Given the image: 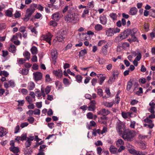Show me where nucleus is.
<instances>
[{
    "mask_svg": "<svg viewBox=\"0 0 155 155\" xmlns=\"http://www.w3.org/2000/svg\"><path fill=\"white\" fill-rule=\"evenodd\" d=\"M64 19L67 22L76 24L79 21L80 16L78 14L71 12L65 16Z\"/></svg>",
    "mask_w": 155,
    "mask_h": 155,
    "instance_id": "obj_1",
    "label": "nucleus"
},
{
    "mask_svg": "<svg viewBox=\"0 0 155 155\" xmlns=\"http://www.w3.org/2000/svg\"><path fill=\"white\" fill-rule=\"evenodd\" d=\"M122 137L126 140L131 141L135 135V132L133 130H126L123 132Z\"/></svg>",
    "mask_w": 155,
    "mask_h": 155,
    "instance_id": "obj_2",
    "label": "nucleus"
},
{
    "mask_svg": "<svg viewBox=\"0 0 155 155\" xmlns=\"http://www.w3.org/2000/svg\"><path fill=\"white\" fill-rule=\"evenodd\" d=\"M125 128V126L124 124L120 120H118L117 123L116 125V129L118 134L119 135L122 134L124 131Z\"/></svg>",
    "mask_w": 155,
    "mask_h": 155,
    "instance_id": "obj_3",
    "label": "nucleus"
},
{
    "mask_svg": "<svg viewBox=\"0 0 155 155\" xmlns=\"http://www.w3.org/2000/svg\"><path fill=\"white\" fill-rule=\"evenodd\" d=\"M35 10V8L33 7H31L28 8L26 11L25 17L24 18V20L28 21L32 14L34 12Z\"/></svg>",
    "mask_w": 155,
    "mask_h": 155,
    "instance_id": "obj_4",
    "label": "nucleus"
},
{
    "mask_svg": "<svg viewBox=\"0 0 155 155\" xmlns=\"http://www.w3.org/2000/svg\"><path fill=\"white\" fill-rule=\"evenodd\" d=\"M52 35L50 33L46 35H42L41 37V39L45 40L48 42L50 45L51 44V38Z\"/></svg>",
    "mask_w": 155,
    "mask_h": 155,
    "instance_id": "obj_5",
    "label": "nucleus"
},
{
    "mask_svg": "<svg viewBox=\"0 0 155 155\" xmlns=\"http://www.w3.org/2000/svg\"><path fill=\"white\" fill-rule=\"evenodd\" d=\"M34 78L35 80L38 81L41 79L42 77V75L41 73L39 72H36L33 73Z\"/></svg>",
    "mask_w": 155,
    "mask_h": 155,
    "instance_id": "obj_6",
    "label": "nucleus"
},
{
    "mask_svg": "<svg viewBox=\"0 0 155 155\" xmlns=\"http://www.w3.org/2000/svg\"><path fill=\"white\" fill-rule=\"evenodd\" d=\"M51 55L53 61L55 63L58 56V52L56 50H52L51 51Z\"/></svg>",
    "mask_w": 155,
    "mask_h": 155,
    "instance_id": "obj_7",
    "label": "nucleus"
},
{
    "mask_svg": "<svg viewBox=\"0 0 155 155\" xmlns=\"http://www.w3.org/2000/svg\"><path fill=\"white\" fill-rule=\"evenodd\" d=\"M130 30H128L127 29L125 30L123 32H122L120 34V37L122 38L123 39L127 38L130 35Z\"/></svg>",
    "mask_w": 155,
    "mask_h": 155,
    "instance_id": "obj_8",
    "label": "nucleus"
},
{
    "mask_svg": "<svg viewBox=\"0 0 155 155\" xmlns=\"http://www.w3.org/2000/svg\"><path fill=\"white\" fill-rule=\"evenodd\" d=\"M110 113V112L108 110L105 109H102L98 111V114L103 116H107Z\"/></svg>",
    "mask_w": 155,
    "mask_h": 155,
    "instance_id": "obj_9",
    "label": "nucleus"
},
{
    "mask_svg": "<svg viewBox=\"0 0 155 155\" xmlns=\"http://www.w3.org/2000/svg\"><path fill=\"white\" fill-rule=\"evenodd\" d=\"M53 72V74L58 78H61L62 76V71L61 70H54Z\"/></svg>",
    "mask_w": 155,
    "mask_h": 155,
    "instance_id": "obj_10",
    "label": "nucleus"
},
{
    "mask_svg": "<svg viewBox=\"0 0 155 155\" xmlns=\"http://www.w3.org/2000/svg\"><path fill=\"white\" fill-rule=\"evenodd\" d=\"M60 15L59 12H55L52 15V18L55 21H58L60 18Z\"/></svg>",
    "mask_w": 155,
    "mask_h": 155,
    "instance_id": "obj_11",
    "label": "nucleus"
},
{
    "mask_svg": "<svg viewBox=\"0 0 155 155\" xmlns=\"http://www.w3.org/2000/svg\"><path fill=\"white\" fill-rule=\"evenodd\" d=\"M121 115L122 117L124 119H127L129 117H131L132 114V113L129 112H125L122 111L121 112Z\"/></svg>",
    "mask_w": 155,
    "mask_h": 155,
    "instance_id": "obj_12",
    "label": "nucleus"
},
{
    "mask_svg": "<svg viewBox=\"0 0 155 155\" xmlns=\"http://www.w3.org/2000/svg\"><path fill=\"white\" fill-rule=\"evenodd\" d=\"M106 34L107 36H112L114 35L113 28H108L106 31Z\"/></svg>",
    "mask_w": 155,
    "mask_h": 155,
    "instance_id": "obj_13",
    "label": "nucleus"
},
{
    "mask_svg": "<svg viewBox=\"0 0 155 155\" xmlns=\"http://www.w3.org/2000/svg\"><path fill=\"white\" fill-rule=\"evenodd\" d=\"M35 87V83L31 81L29 82L28 84L27 88L29 91L33 90Z\"/></svg>",
    "mask_w": 155,
    "mask_h": 155,
    "instance_id": "obj_14",
    "label": "nucleus"
},
{
    "mask_svg": "<svg viewBox=\"0 0 155 155\" xmlns=\"http://www.w3.org/2000/svg\"><path fill=\"white\" fill-rule=\"evenodd\" d=\"M100 23L103 25H105L107 22V19L106 16L103 15L100 18Z\"/></svg>",
    "mask_w": 155,
    "mask_h": 155,
    "instance_id": "obj_15",
    "label": "nucleus"
},
{
    "mask_svg": "<svg viewBox=\"0 0 155 155\" xmlns=\"http://www.w3.org/2000/svg\"><path fill=\"white\" fill-rule=\"evenodd\" d=\"M137 9L135 7H133L130 9L129 14L132 15H135L137 14Z\"/></svg>",
    "mask_w": 155,
    "mask_h": 155,
    "instance_id": "obj_16",
    "label": "nucleus"
},
{
    "mask_svg": "<svg viewBox=\"0 0 155 155\" xmlns=\"http://www.w3.org/2000/svg\"><path fill=\"white\" fill-rule=\"evenodd\" d=\"M73 8L70 5L66 6L63 9L62 12L63 13L66 12L68 11V13H70L72 11Z\"/></svg>",
    "mask_w": 155,
    "mask_h": 155,
    "instance_id": "obj_17",
    "label": "nucleus"
},
{
    "mask_svg": "<svg viewBox=\"0 0 155 155\" xmlns=\"http://www.w3.org/2000/svg\"><path fill=\"white\" fill-rule=\"evenodd\" d=\"M7 133L6 130L4 127L0 128V137H2L5 135Z\"/></svg>",
    "mask_w": 155,
    "mask_h": 155,
    "instance_id": "obj_18",
    "label": "nucleus"
},
{
    "mask_svg": "<svg viewBox=\"0 0 155 155\" xmlns=\"http://www.w3.org/2000/svg\"><path fill=\"white\" fill-rule=\"evenodd\" d=\"M108 48V45L107 44L103 47L101 52L104 55H106L107 54Z\"/></svg>",
    "mask_w": 155,
    "mask_h": 155,
    "instance_id": "obj_19",
    "label": "nucleus"
},
{
    "mask_svg": "<svg viewBox=\"0 0 155 155\" xmlns=\"http://www.w3.org/2000/svg\"><path fill=\"white\" fill-rule=\"evenodd\" d=\"M124 141L121 139H118L116 142V145L118 147L124 146Z\"/></svg>",
    "mask_w": 155,
    "mask_h": 155,
    "instance_id": "obj_20",
    "label": "nucleus"
},
{
    "mask_svg": "<svg viewBox=\"0 0 155 155\" xmlns=\"http://www.w3.org/2000/svg\"><path fill=\"white\" fill-rule=\"evenodd\" d=\"M117 150V148L113 145L110 146L109 148L110 151L112 154H116Z\"/></svg>",
    "mask_w": 155,
    "mask_h": 155,
    "instance_id": "obj_21",
    "label": "nucleus"
},
{
    "mask_svg": "<svg viewBox=\"0 0 155 155\" xmlns=\"http://www.w3.org/2000/svg\"><path fill=\"white\" fill-rule=\"evenodd\" d=\"M103 104L106 107H111L114 104V102H109L105 101L103 103Z\"/></svg>",
    "mask_w": 155,
    "mask_h": 155,
    "instance_id": "obj_22",
    "label": "nucleus"
},
{
    "mask_svg": "<svg viewBox=\"0 0 155 155\" xmlns=\"http://www.w3.org/2000/svg\"><path fill=\"white\" fill-rule=\"evenodd\" d=\"M96 126V124L95 122L93 120L91 121L89 123V124L87 125V127L89 129L91 128L92 127H95Z\"/></svg>",
    "mask_w": 155,
    "mask_h": 155,
    "instance_id": "obj_23",
    "label": "nucleus"
},
{
    "mask_svg": "<svg viewBox=\"0 0 155 155\" xmlns=\"http://www.w3.org/2000/svg\"><path fill=\"white\" fill-rule=\"evenodd\" d=\"M9 150L13 152L14 153H17L19 151V149L18 147H10L9 148Z\"/></svg>",
    "mask_w": 155,
    "mask_h": 155,
    "instance_id": "obj_24",
    "label": "nucleus"
},
{
    "mask_svg": "<svg viewBox=\"0 0 155 155\" xmlns=\"http://www.w3.org/2000/svg\"><path fill=\"white\" fill-rule=\"evenodd\" d=\"M16 50V47L12 44H11L8 48L9 51L12 53L15 52Z\"/></svg>",
    "mask_w": 155,
    "mask_h": 155,
    "instance_id": "obj_25",
    "label": "nucleus"
},
{
    "mask_svg": "<svg viewBox=\"0 0 155 155\" xmlns=\"http://www.w3.org/2000/svg\"><path fill=\"white\" fill-rule=\"evenodd\" d=\"M20 32H21V33H20V38L21 37V36H22L24 38L27 37V34L26 31L25 29L21 30L20 28Z\"/></svg>",
    "mask_w": 155,
    "mask_h": 155,
    "instance_id": "obj_26",
    "label": "nucleus"
},
{
    "mask_svg": "<svg viewBox=\"0 0 155 155\" xmlns=\"http://www.w3.org/2000/svg\"><path fill=\"white\" fill-rule=\"evenodd\" d=\"M89 12V9L88 8H86L83 11V12L81 15V17L82 18H85L87 15H88Z\"/></svg>",
    "mask_w": 155,
    "mask_h": 155,
    "instance_id": "obj_27",
    "label": "nucleus"
},
{
    "mask_svg": "<svg viewBox=\"0 0 155 155\" xmlns=\"http://www.w3.org/2000/svg\"><path fill=\"white\" fill-rule=\"evenodd\" d=\"M57 40L58 41L61 42L64 40L65 37L64 35H61L60 34H58L56 36Z\"/></svg>",
    "mask_w": 155,
    "mask_h": 155,
    "instance_id": "obj_28",
    "label": "nucleus"
},
{
    "mask_svg": "<svg viewBox=\"0 0 155 155\" xmlns=\"http://www.w3.org/2000/svg\"><path fill=\"white\" fill-rule=\"evenodd\" d=\"M25 99L29 104L35 101V99H33V98L29 96H27Z\"/></svg>",
    "mask_w": 155,
    "mask_h": 155,
    "instance_id": "obj_29",
    "label": "nucleus"
},
{
    "mask_svg": "<svg viewBox=\"0 0 155 155\" xmlns=\"http://www.w3.org/2000/svg\"><path fill=\"white\" fill-rule=\"evenodd\" d=\"M128 30H130V35H135L137 32V29L136 28H134L132 30L130 29H127Z\"/></svg>",
    "mask_w": 155,
    "mask_h": 155,
    "instance_id": "obj_30",
    "label": "nucleus"
},
{
    "mask_svg": "<svg viewBox=\"0 0 155 155\" xmlns=\"http://www.w3.org/2000/svg\"><path fill=\"white\" fill-rule=\"evenodd\" d=\"M31 51L32 54H36L38 53V49L35 46H33L31 49Z\"/></svg>",
    "mask_w": 155,
    "mask_h": 155,
    "instance_id": "obj_31",
    "label": "nucleus"
},
{
    "mask_svg": "<svg viewBox=\"0 0 155 155\" xmlns=\"http://www.w3.org/2000/svg\"><path fill=\"white\" fill-rule=\"evenodd\" d=\"M149 104L150 106V107L149 109V111L151 113L153 114L154 113V110L155 107V103H150Z\"/></svg>",
    "mask_w": 155,
    "mask_h": 155,
    "instance_id": "obj_32",
    "label": "nucleus"
},
{
    "mask_svg": "<svg viewBox=\"0 0 155 155\" xmlns=\"http://www.w3.org/2000/svg\"><path fill=\"white\" fill-rule=\"evenodd\" d=\"M94 29L97 31H100L101 30L103 29V27L100 24H97L95 26Z\"/></svg>",
    "mask_w": 155,
    "mask_h": 155,
    "instance_id": "obj_33",
    "label": "nucleus"
},
{
    "mask_svg": "<svg viewBox=\"0 0 155 155\" xmlns=\"http://www.w3.org/2000/svg\"><path fill=\"white\" fill-rule=\"evenodd\" d=\"M87 53V51L86 49H84L82 50L79 52V56H83L85 55V54H86Z\"/></svg>",
    "mask_w": 155,
    "mask_h": 155,
    "instance_id": "obj_34",
    "label": "nucleus"
},
{
    "mask_svg": "<svg viewBox=\"0 0 155 155\" xmlns=\"http://www.w3.org/2000/svg\"><path fill=\"white\" fill-rule=\"evenodd\" d=\"M101 130L99 129H94L93 130L92 132V134L94 136H96L97 134H101Z\"/></svg>",
    "mask_w": 155,
    "mask_h": 155,
    "instance_id": "obj_35",
    "label": "nucleus"
},
{
    "mask_svg": "<svg viewBox=\"0 0 155 155\" xmlns=\"http://www.w3.org/2000/svg\"><path fill=\"white\" fill-rule=\"evenodd\" d=\"M23 55L27 60H29L30 58V54L28 51H25L23 53Z\"/></svg>",
    "mask_w": 155,
    "mask_h": 155,
    "instance_id": "obj_36",
    "label": "nucleus"
},
{
    "mask_svg": "<svg viewBox=\"0 0 155 155\" xmlns=\"http://www.w3.org/2000/svg\"><path fill=\"white\" fill-rule=\"evenodd\" d=\"M110 17L113 20H116L117 18V15L116 13H112L109 15Z\"/></svg>",
    "mask_w": 155,
    "mask_h": 155,
    "instance_id": "obj_37",
    "label": "nucleus"
},
{
    "mask_svg": "<svg viewBox=\"0 0 155 155\" xmlns=\"http://www.w3.org/2000/svg\"><path fill=\"white\" fill-rule=\"evenodd\" d=\"M19 37V33L18 32V33L15 34V35L13 36L12 38L11 39V41H13L15 40H18L17 39Z\"/></svg>",
    "mask_w": 155,
    "mask_h": 155,
    "instance_id": "obj_38",
    "label": "nucleus"
},
{
    "mask_svg": "<svg viewBox=\"0 0 155 155\" xmlns=\"http://www.w3.org/2000/svg\"><path fill=\"white\" fill-rule=\"evenodd\" d=\"M106 78V77L105 76H101L99 78V84L100 85H102Z\"/></svg>",
    "mask_w": 155,
    "mask_h": 155,
    "instance_id": "obj_39",
    "label": "nucleus"
},
{
    "mask_svg": "<svg viewBox=\"0 0 155 155\" xmlns=\"http://www.w3.org/2000/svg\"><path fill=\"white\" fill-rule=\"evenodd\" d=\"M75 78L77 81L79 83H81L82 81V77L80 75H78L75 76Z\"/></svg>",
    "mask_w": 155,
    "mask_h": 155,
    "instance_id": "obj_40",
    "label": "nucleus"
},
{
    "mask_svg": "<svg viewBox=\"0 0 155 155\" xmlns=\"http://www.w3.org/2000/svg\"><path fill=\"white\" fill-rule=\"evenodd\" d=\"M5 14L7 16L9 17H12L13 15L12 12L9 9L6 11Z\"/></svg>",
    "mask_w": 155,
    "mask_h": 155,
    "instance_id": "obj_41",
    "label": "nucleus"
},
{
    "mask_svg": "<svg viewBox=\"0 0 155 155\" xmlns=\"http://www.w3.org/2000/svg\"><path fill=\"white\" fill-rule=\"evenodd\" d=\"M3 75L5 77H7L9 75L8 73L5 71H0V75Z\"/></svg>",
    "mask_w": 155,
    "mask_h": 155,
    "instance_id": "obj_42",
    "label": "nucleus"
},
{
    "mask_svg": "<svg viewBox=\"0 0 155 155\" xmlns=\"http://www.w3.org/2000/svg\"><path fill=\"white\" fill-rule=\"evenodd\" d=\"M95 106L94 104H91L88 107V110L89 111H93L95 109Z\"/></svg>",
    "mask_w": 155,
    "mask_h": 155,
    "instance_id": "obj_43",
    "label": "nucleus"
},
{
    "mask_svg": "<svg viewBox=\"0 0 155 155\" xmlns=\"http://www.w3.org/2000/svg\"><path fill=\"white\" fill-rule=\"evenodd\" d=\"M123 39L122 38L120 37V35H119L114 39V41L116 42H118L119 41H121Z\"/></svg>",
    "mask_w": 155,
    "mask_h": 155,
    "instance_id": "obj_44",
    "label": "nucleus"
},
{
    "mask_svg": "<svg viewBox=\"0 0 155 155\" xmlns=\"http://www.w3.org/2000/svg\"><path fill=\"white\" fill-rule=\"evenodd\" d=\"M119 72L117 70H114L113 72V76L114 79L118 77Z\"/></svg>",
    "mask_w": 155,
    "mask_h": 155,
    "instance_id": "obj_45",
    "label": "nucleus"
},
{
    "mask_svg": "<svg viewBox=\"0 0 155 155\" xmlns=\"http://www.w3.org/2000/svg\"><path fill=\"white\" fill-rule=\"evenodd\" d=\"M132 83L131 81H130L128 82L127 85V89L129 91L130 90L132 85Z\"/></svg>",
    "mask_w": 155,
    "mask_h": 155,
    "instance_id": "obj_46",
    "label": "nucleus"
},
{
    "mask_svg": "<svg viewBox=\"0 0 155 155\" xmlns=\"http://www.w3.org/2000/svg\"><path fill=\"white\" fill-rule=\"evenodd\" d=\"M55 21L51 20L49 22V25L50 26H52L53 27L56 26L57 25V23Z\"/></svg>",
    "mask_w": 155,
    "mask_h": 155,
    "instance_id": "obj_47",
    "label": "nucleus"
},
{
    "mask_svg": "<svg viewBox=\"0 0 155 155\" xmlns=\"http://www.w3.org/2000/svg\"><path fill=\"white\" fill-rule=\"evenodd\" d=\"M130 111L129 112L132 113V114L133 113H136L137 112V109L135 107H132L130 108Z\"/></svg>",
    "mask_w": 155,
    "mask_h": 155,
    "instance_id": "obj_48",
    "label": "nucleus"
},
{
    "mask_svg": "<svg viewBox=\"0 0 155 155\" xmlns=\"http://www.w3.org/2000/svg\"><path fill=\"white\" fill-rule=\"evenodd\" d=\"M139 146L140 148L143 150H144L146 148L145 144L143 142H140V143Z\"/></svg>",
    "mask_w": 155,
    "mask_h": 155,
    "instance_id": "obj_49",
    "label": "nucleus"
},
{
    "mask_svg": "<svg viewBox=\"0 0 155 155\" xmlns=\"http://www.w3.org/2000/svg\"><path fill=\"white\" fill-rule=\"evenodd\" d=\"M63 82L65 85H68L70 84L69 80L67 78H64L63 80Z\"/></svg>",
    "mask_w": 155,
    "mask_h": 155,
    "instance_id": "obj_50",
    "label": "nucleus"
},
{
    "mask_svg": "<svg viewBox=\"0 0 155 155\" xmlns=\"http://www.w3.org/2000/svg\"><path fill=\"white\" fill-rule=\"evenodd\" d=\"M97 94L100 97L103 96V91L101 89L99 88L97 90Z\"/></svg>",
    "mask_w": 155,
    "mask_h": 155,
    "instance_id": "obj_51",
    "label": "nucleus"
},
{
    "mask_svg": "<svg viewBox=\"0 0 155 155\" xmlns=\"http://www.w3.org/2000/svg\"><path fill=\"white\" fill-rule=\"evenodd\" d=\"M27 134H24L21 136V137H20V140H26L27 139Z\"/></svg>",
    "mask_w": 155,
    "mask_h": 155,
    "instance_id": "obj_52",
    "label": "nucleus"
},
{
    "mask_svg": "<svg viewBox=\"0 0 155 155\" xmlns=\"http://www.w3.org/2000/svg\"><path fill=\"white\" fill-rule=\"evenodd\" d=\"M137 56L135 58V60L137 61H139L140 60L141 58V54L140 52L137 53Z\"/></svg>",
    "mask_w": 155,
    "mask_h": 155,
    "instance_id": "obj_53",
    "label": "nucleus"
},
{
    "mask_svg": "<svg viewBox=\"0 0 155 155\" xmlns=\"http://www.w3.org/2000/svg\"><path fill=\"white\" fill-rule=\"evenodd\" d=\"M2 56L4 58H5L8 54V52L7 51L2 50Z\"/></svg>",
    "mask_w": 155,
    "mask_h": 155,
    "instance_id": "obj_54",
    "label": "nucleus"
},
{
    "mask_svg": "<svg viewBox=\"0 0 155 155\" xmlns=\"http://www.w3.org/2000/svg\"><path fill=\"white\" fill-rule=\"evenodd\" d=\"M31 142L29 141V140H27L25 143V145L26 147H29L31 145Z\"/></svg>",
    "mask_w": 155,
    "mask_h": 155,
    "instance_id": "obj_55",
    "label": "nucleus"
},
{
    "mask_svg": "<svg viewBox=\"0 0 155 155\" xmlns=\"http://www.w3.org/2000/svg\"><path fill=\"white\" fill-rule=\"evenodd\" d=\"M138 101L135 99L132 100L130 102V104L132 105H134L138 103Z\"/></svg>",
    "mask_w": 155,
    "mask_h": 155,
    "instance_id": "obj_56",
    "label": "nucleus"
},
{
    "mask_svg": "<svg viewBox=\"0 0 155 155\" xmlns=\"http://www.w3.org/2000/svg\"><path fill=\"white\" fill-rule=\"evenodd\" d=\"M105 91L107 96H109V97L111 96V94L110 91L109 89L108 88H106Z\"/></svg>",
    "mask_w": 155,
    "mask_h": 155,
    "instance_id": "obj_57",
    "label": "nucleus"
},
{
    "mask_svg": "<svg viewBox=\"0 0 155 155\" xmlns=\"http://www.w3.org/2000/svg\"><path fill=\"white\" fill-rule=\"evenodd\" d=\"M28 70L25 68L22 69L21 73L23 75H26L28 73Z\"/></svg>",
    "mask_w": 155,
    "mask_h": 155,
    "instance_id": "obj_58",
    "label": "nucleus"
},
{
    "mask_svg": "<svg viewBox=\"0 0 155 155\" xmlns=\"http://www.w3.org/2000/svg\"><path fill=\"white\" fill-rule=\"evenodd\" d=\"M115 102L117 104H118L120 100V98L118 96V94H117L115 97Z\"/></svg>",
    "mask_w": 155,
    "mask_h": 155,
    "instance_id": "obj_59",
    "label": "nucleus"
},
{
    "mask_svg": "<svg viewBox=\"0 0 155 155\" xmlns=\"http://www.w3.org/2000/svg\"><path fill=\"white\" fill-rule=\"evenodd\" d=\"M139 82L142 84H144L146 82V80L145 78H142L139 79Z\"/></svg>",
    "mask_w": 155,
    "mask_h": 155,
    "instance_id": "obj_60",
    "label": "nucleus"
},
{
    "mask_svg": "<svg viewBox=\"0 0 155 155\" xmlns=\"http://www.w3.org/2000/svg\"><path fill=\"white\" fill-rule=\"evenodd\" d=\"M87 116L88 118L92 119L93 118V114L91 112H89L87 114Z\"/></svg>",
    "mask_w": 155,
    "mask_h": 155,
    "instance_id": "obj_61",
    "label": "nucleus"
},
{
    "mask_svg": "<svg viewBox=\"0 0 155 155\" xmlns=\"http://www.w3.org/2000/svg\"><path fill=\"white\" fill-rule=\"evenodd\" d=\"M144 27L145 31H148L149 28V25L148 23H145L144 24Z\"/></svg>",
    "mask_w": 155,
    "mask_h": 155,
    "instance_id": "obj_62",
    "label": "nucleus"
},
{
    "mask_svg": "<svg viewBox=\"0 0 155 155\" xmlns=\"http://www.w3.org/2000/svg\"><path fill=\"white\" fill-rule=\"evenodd\" d=\"M27 120L30 124H32L34 122V118L33 117H30Z\"/></svg>",
    "mask_w": 155,
    "mask_h": 155,
    "instance_id": "obj_63",
    "label": "nucleus"
},
{
    "mask_svg": "<svg viewBox=\"0 0 155 155\" xmlns=\"http://www.w3.org/2000/svg\"><path fill=\"white\" fill-rule=\"evenodd\" d=\"M135 154L136 155H145V153L136 150Z\"/></svg>",
    "mask_w": 155,
    "mask_h": 155,
    "instance_id": "obj_64",
    "label": "nucleus"
}]
</instances>
